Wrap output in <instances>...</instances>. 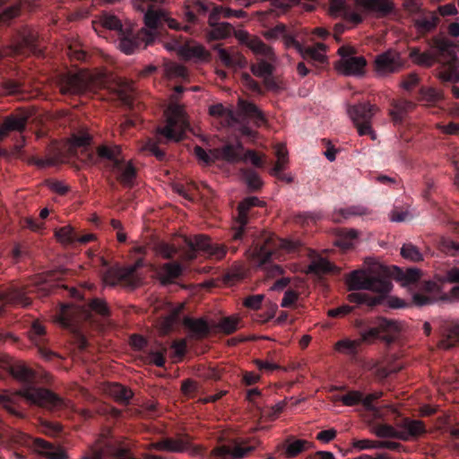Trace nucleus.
Listing matches in <instances>:
<instances>
[{
  "mask_svg": "<svg viewBox=\"0 0 459 459\" xmlns=\"http://www.w3.org/2000/svg\"><path fill=\"white\" fill-rule=\"evenodd\" d=\"M106 77L102 73L90 74L80 72L64 78L60 90L64 94H77L88 87H105Z\"/></svg>",
  "mask_w": 459,
  "mask_h": 459,
  "instance_id": "20e7f679",
  "label": "nucleus"
},
{
  "mask_svg": "<svg viewBox=\"0 0 459 459\" xmlns=\"http://www.w3.org/2000/svg\"><path fill=\"white\" fill-rule=\"evenodd\" d=\"M414 108V104L407 100H394L392 103V108L389 111L390 116L394 121H401L404 114Z\"/></svg>",
  "mask_w": 459,
  "mask_h": 459,
  "instance_id": "473e14b6",
  "label": "nucleus"
},
{
  "mask_svg": "<svg viewBox=\"0 0 459 459\" xmlns=\"http://www.w3.org/2000/svg\"><path fill=\"white\" fill-rule=\"evenodd\" d=\"M218 20H214V23H212L209 20V25L212 27L208 33L209 40H218L228 38L232 31V28L228 22H217Z\"/></svg>",
  "mask_w": 459,
  "mask_h": 459,
  "instance_id": "cd10ccee",
  "label": "nucleus"
},
{
  "mask_svg": "<svg viewBox=\"0 0 459 459\" xmlns=\"http://www.w3.org/2000/svg\"><path fill=\"white\" fill-rule=\"evenodd\" d=\"M186 245L195 251H201L204 255L211 246V239L204 235H196L193 238H187L185 239Z\"/></svg>",
  "mask_w": 459,
  "mask_h": 459,
  "instance_id": "e433bc0d",
  "label": "nucleus"
},
{
  "mask_svg": "<svg viewBox=\"0 0 459 459\" xmlns=\"http://www.w3.org/2000/svg\"><path fill=\"white\" fill-rule=\"evenodd\" d=\"M275 155L277 160L272 169V174L275 177L281 178V172L286 169L289 161L288 151L283 143H278L275 145Z\"/></svg>",
  "mask_w": 459,
  "mask_h": 459,
  "instance_id": "c85d7f7f",
  "label": "nucleus"
},
{
  "mask_svg": "<svg viewBox=\"0 0 459 459\" xmlns=\"http://www.w3.org/2000/svg\"><path fill=\"white\" fill-rule=\"evenodd\" d=\"M361 345V340H351L348 338L342 339L338 341L334 345V350L340 353L343 354H355L358 351V348Z\"/></svg>",
  "mask_w": 459,
  "mask_h": 459,
  "instance_id": "f704fd0d",
  "label": "nucleus"
},
{
  "mask_svg": "<svg viewBox=\"0 0 459 459\" xmlns=\"http://www.w3.org/2000/svg\"><path fill=\"white\" fill-rule=\"evenodd\" d=\"M239 323V316L238 315H233L222 318L218 324V328L221 332L226 334H230L234 333L238 328Z\"/></svg>",
  "mask_w": 459,
  "mask_h": 459,
  "instance_id": "09e8293b",
  "label": "nucleus"
},
{
  "mask_svg": "<svg viewBox=\"0 0 459 459\" xmlns=\"http://www.w3.org/2000/svg\"><path fill=\"white\" fill-rule=\"evenodd\" d=\"M167 124L157 132L167 140L180 141L188 128V122L183 108L178 104H171L165 111Z\"/></svg>",
  "mask_w": 459,
  "mask_h": 459,
  "instance_id": "f03ea898",
  "label": "nucleus"
},
{
  "mask_svg": "<svg viewBox=\"0 0 459 459\" xmlns=\"http://www.w3.org/2000/svg\"><path fill=\"white\" fill-rule=\"evenodd\" d=\"M426 429L422 421L405 419L398 423V439L410 441L425 433Z\"/></svg>",
  "mask_w": 459,
  "mask_h": 459,
  "instance_id": "4468645a",
  "label": "nucleus"
},
{
  "mask_svg": "<svg viewBox=\"0 0 459 459\" xmlns=\"http://www.w3.org/2000/svg\"><path fill=\"white\" fill-rule=\"evenodd\" d=\"M247 46L255 53L258 55H263L268 56L270 58H273L274 55L272 48L266 46L259 38L251 37L248 41H247Z\"/></svg>",
  "mask_w": 459,
  "mask_h": 459,
  "instance_id": "58836bf2",
  "label": "nucleus"
},
{
  "mask_svg": "<svg viewBox=\"0 0 459 459\" xmlns=\"http://www.w3.org/2000/svg\"><path fill=\"white\" fill-rule=\"evenodd\" d=\"M55 236L57 241L65 246H73L75 244L76 233L71 225H66L56 230Z\"/></svg>",
  "mask_w": 459,
  "mask_h": 459,
  "instance_id": "72a5a7b5",
  "label": "nucleus"
},
{
  "mask_svg": "<svg viewBox=\"0 0 459 459\" xmlns=\"http://www.w3.org/2000/svg\"><path fill=\"white\" fill-rule=\"evenodd\" d=\"M350 302L357 304H365L368 307H374L381 302V298L371 297L368 294L361 292H351L347 296Z\"/></svg>",
  "mask_w": 459,
  "mask_h": 459,
  "instance_id": "79ce46f5",
  "label": "nucleus"
},
{
  "mask_svg": "<svg viewBox=\"0 0 459 459\" xmlns=\"http://www.w3.org/2000/svg\"><path fill=\"white\" fill-rule=\"evenodd\" d=\"M140 46V40L135 37H124L118 43V48L126 55L133 54Z\"/></svg>",
  "mask_w": 459,
  "mask_h": 459,
  "instance_id": "4d7b16f0",
  "label": "nucleus"
},
{
  "mask_svg": "<svg viewBox=\"0 0 459 459\" xmlns=\"http://www.w3.org/2000/svg\"><path fill=\"white\" fill-rule=\"evenodd\" d=\"M226 255V248L224 246L220 244H213L211 242L210 248H208L207 252L205 253V255L214 259V260H221Z\"/></svg>",
  "mask_w": 459,
  "mask_h": 459,
  "instance_id": "774afa93",
  "label": "nucleus"
},
{
  "mask_svg": "<svg viewBox=\"0 0 459 459\" xmlns=\"http://www.w3.org/2000/svg\"><path fill=\"white\" fill-rule=\"evenodd\" d=\"M238 108L244 116L253 119L258 126L264 122V115L253 103L240 100L238 101Z\"/></svg>",
  "mask_w": 459,
  "mask_h": 459,
  "instance_id": "c756f323",
  "label": "nucleus"
},
{
  "mask_svg": "<svg viewBox=\"0 0 459 459\" xmlns=\"http://www.w3.org/2000/svg\"><path fill=\"white\" fill-rule=\"evenodd\" d=\"M255 450V446H248L243 447L239 445H235L233 447L222 446L215 448L212 456L215 459H238L247 456L249 453Z\"/></svg>",
  "mask_w": 459,
  "mask_h": 459,
  "instance_id": "dca6fc26",
  "label": "nucleus"
},
{
  "mask_svg": "<svg viewBox=\"0 0 459 459\" xmlns=\"http://www.w3.org/2000/svg\"><path fill=\"white\" fill-rule=\"evenodd\" d=\"M194 152L198 160L205 165H209L212 162L220 160V154L221 153V152H219V149L210 150L207 152L199 146L195 147Z\"/></svg>",
  "mask_w": 459,
  "mask_h": 459,
  "instance_id": "37998d69",
  "label": "nucleus"
},
{
  "mask_svg": "<svg viewBox=\"0 0 459 459\" xmlns=\"http://www.w3.org/2000/svg\"><path fill=\"white\" fill-rule=\"evenodd\" d=\"M439 275H437L433 281L425 282L423 290L427 295L420 293L414 294L412 297L414 304L418 306H425L436 301H443V297H445L446 293L442 292L441 286L446 281H439Z\"/></svg>",
  "mask_w": 459,
  "mask_h": 459,
  "instance_id": "9b49d317",
  "label": "nucleus"
},
{
  "mask_svg": "<svg viewBox=\"0 0 459 459\" xmlns=\"http://www.w3.org/2000/svg\"><path fill=\"white\" fill-rule=\"evenodd\" d=\"M360 12L372 13L377 17H385L394 10L393 0H357Z\"/></svg>",
  "mask_w": 459,
  "mask_h": 459,
  "instance_id": "ddd939ff",
  "label": "nucleus"
},
{
  "mask_svg": "<svg viewBox=\"0 0 459 459\" xmlns=\"http://www.w3.org/2000/svg\"><path fill=\"white\" fill-rule=\"evenodd\" d=\"M422 100L428 103H435L442 99L441 91L435 88H423L420 90Z\"/></svg>",
  "mask_w": 459,
  "mask_h": 459,
  "instance_id": "e2e57ef3",
  "label": "nucleus"
},
{
  "mask_svg": "<svg viewBox=\"0 0 459 459\" xmlns=\"http://www.w3.org/2000/svg\"><path fill=\"white\" fill-rule=\"evenodd\" d=\"M345 281L350 290H366L384 295L392 289L391 281L377 264L369 269L352 271Z\"/></svg>",
  "mask_w": 459,
  "mask_h": 459,
  "instance_id": "f257e3e1",
  "label": "nucleus"
},
{
  "mask_svg": "<svg viewBox=\"0 0 459 459\" xmlns=\"http://www.w3.org/2000/svg\"><path fill=\"white\" fill-rule=\"evenodd\" d=\"M120 148L118 146H114L113 148H108L107 146H101L98 150V153L100 157H104L113 160V165L117 160H120Z\"/></svg>",
  "mask_w": 459,
  "mask_h": 459,
  "instance_id": "680f3d73",
  "label": "nucleus"
},
{
  "mask_svg": "<svg viewBox=\"0 0 459 459\" xmlns=\"http://www.w3.org/2000/svg\"><path fill=\"white\" fill-rule=\"evenodd\" d=\"M113 90L117 91L118 97L123 101L128 103L131 99V93L134 91V87L131 82L119 78L116 82V88Z\"/></svg>",
  "mask_w": 459,
  "mask_h": 459,
  "instance_id": "49530a36",
  "label": "nucleus"
},
{
  "mask_svg": "<svg viewBox=\"0 0 459 459\" xmlns=\"http://www.w3.org/2000/svg\"><path fill=\"white\" fill-rule=\"evenodd\" d=\"M421 277V271L416 268H411L402 272L398 276V281L403 286H409L417 282Z\"/></svg>",
  "mask_w": 459,
  "mask_h": 459,
  "instance_id": "864d4df0",
  "label": "nucleus"
},
{
  "mask_svg": "<svg viewBox=\"0 0 459 459\" xmlns=\"http://www.w3.org/2000/svg\"><path fill=\"white\" fill-rule=\"evenodd\" d=\"M406 61L401 53L394 49H388L376 56L374 71L378 77H386L399 73L405 68Z\"/></svg>",
  "mask_w": 459,
  "mask_h": 459,
  "instance_id": "0eeeda50",
  "label": "nucleus"
},
{
  "mask_svg": "<svg viewBox=\"0 0 459 459\" xmlns=\"http://www.w3.org/2000/svg\"><path fill=\"white\" fill-rule=\"evenodd\" d=\"M112 169L123 185L127 186L133 185L136 173L135 169L130 162H125L122 160H117Z\"/></svg>",
  "mask_w": 459,
  "mask_h": 459,
  "instance_id": "6ab92c4d",
  "label": "nucleus"
},
{
  "mask_svg": "<svg viewBox=\"0 0 459 459\" xmlns=\"http://www.w3.org/2000/svg\"><path fill=\"white\" fill-rule=\"evenodd\" d=\"M182 273V267L178 263L165 264L159 271L158 277L162 284H167L177 279Z\"/></svg>",
  "mask_w": 459,
  "mask_h": 459,
  "instance_id": "bb28decb",
  "label": "nucleus"
},
{
  "mask_svg": "<svg viewBox=\"0 0 459 459\" xmlns=\"http://www.w3.org/2000/svg\"><path fill=\"white\" fill-rule=\"evenodd\" d=\"M220 17L245 18L247 17V13L242 10H232L222 5L214 6L210 13L211 22L214 23V20H218Z\"/></svg>",
  "mask_w": 459,
  "mask_h": 459,
  "instance_id": "2f4dec72",
  "label": "nucleus"
},
{
  "mask_svg": "<svg viewBox=\"0 0 459 459\" xmlns=\"http://www.w3.org/2000/svg\"><path fill=\"white\" fill-rule=\"evenodd\" d=\"M97 22H93L94 25ZM98 23H100L101 26L108 30H121L122 29V23L120 20L111 13H103L99 18Z\"/></svg>",
  "mask_w": 459,
  "mask_h": 459,
  "instance_id": "603ef678",
  "label": "nucleus"
},
{
  "mask_svg": "<svg viewBox=\"0 0 459 459\" xmlns=\"http://www.w3.org/2000/svg\"><path fill=\"white\" fill-rule=\"evenodd\" d=\"M184 325L194 334L204 335L208 332V325L206 321L202 318H190L184 319Z\"/></svg>",
  "mask_w": 459,
  "mask_h": 459,
  "instance_id": "ea45409f",
  "label": "nucleus"
},
{
  "mask_svg": "<svg viewBox=\"0 0 459 459\" xmlns=\"http://www.w3.org/2000/svg\"><path fill=\"white\" fill-rule=\"evenodd\" d=\"M221 152L220 154V160H224L228 162H236L241 160L243 154V146L240 143L236 144H226L223 148L219 149Z\"/></svg>",
  "mask_w": 459,
  "mask_h": 459,
  "instance_id": "7c9ffc66",
  "label": "nucleus"
},
{
  "mask_svg": "<svg viewBox=\"0 0 459 459\" xmlns=\"http://www.w3.org/2000/svg\"><path fill=\"white\" fill-rule=\"evenodd\" d=\"M340 59L335 63L336 71L345 76L360 77L366 73L367 60L356 56V49L351 46H342L338 49Z\"/></svg>",
  "mask_w": 459,
  "mask_h": 459,
  "instance_id": "7ed1b4c3",
  "label": "nucleus"
},
{
  "mask_svg": "<svg viewBox=\"0 0 459 459\" xmlns=\"http://www.w3.org/2000/svg\"><path fill=\"white\" fill-rule=\"evenodd\" d=\"M165 74L169 78H186L187 76L186 67L174 62L165 64Z\"/></svg>",
  "mask_w": 459,
  "mask_h": 459,
  "instance_id": "6e6d98bb",
  "label": "nucleus"
},
{
  "mask_svg": "<svg viewBox=\"0 0 459 459\" xmlns=\"http://www.w3.org/2000/svg\"><path fill=\"white\" fill-rule=\"evenodd\" d=\"M178 54L185 60L208 61L210 53L198 43H187L178 48Z\"/></svg>",
  "mask_w": 459,
  "mask_h": 459,
  "instance_id": "2eb2a0df",
  "label": "nucleus"
},
{
  "mask_svg": "<svg viewBox=\"0 0 459 459\" xmlns=\"http://www.w3.org/2000/svg\"><path fill=\"white\" fill-rule=\"evenodd\" d=\"M164 17H166V11L162 9L148 8L144 13L145 28L141 30L140 34L143 37L145 46L154 41L157 37L156 30Z\"/></svg>",
  "mask_w": 459,
  "mask_h": 459,
  "instance_id": "9d476101",
  "label": "nucleus"
},
{
  "mask_svg": "<svg viewBox=\"0 0 459 459\" xmlns=\"http://www.w3.org/2000/svg\"><path fill=\"white\" fill-rule=\"evenodd\" d=\"M442 65L437 72V77L442 82H459V65L454 60H438Z\"/></svg>",
  "mask_w": 459,
  "mask_h": 459,
  "instance_id": "aec40b11",
  "label": "nucleus"
},
{
  "mask_svg": "<svg viewBox=\"0 0 459 459\" xmlns=\"http://www.w3.org/2000/svg\"><path fill=\"white\" fill-rule=\"evenodd\" d=\"M27 403L38 406H56L58 403L57 397L50 391L44 388L32 386L24 387L18 393Z\"/></svg>",
  "mask_w": 459,
  "mask_h": 459,
  "instance_id": "1a4fd4ad",
  "label": "nucleus"
},
{
  "mask_svg": "<svg viewBox=\"0 0 459 459\" xmlns=\"http://www.w3.org/2000/svg\"><path fill=\"white\" fill-rule=\"evenodd\" d=\"M251 71L254 75L263 78L268 88H273V84L271 83L273 66L270 64L264 61L259 62L251 67Z\"/></svg>",
  "mask_w": 459,
  "mask_h": 459,
  "instance_id": "c9c22d12",
  "label": "nucleus"
},
{
  "mask_svg": "<svg viewBox=\"0 0 459 459\" xmlns=\"http://www.w3.org/2000/svg\"><path fill=\"white\" fill-rule=\"evenodd\" d=\"M104 392L121 403H127L133 397V392L130 389L117 383L108 384L104 387Z\"/></svg>",
  "mask_w": 459,
  "mask_h": 459,
  "instance_id": "b1692460",
  "label": "nucleus"
},
{
  "mask_svg": "<svg viewBox=\"0 0 459 459\" xmlns=\"http://www.w3.org/2000/svg\"><path fill=\"white\" fill-rule=\"evenodd\" d=\"M409 56L415 65L426 67L432 66L437 61V55L431 48L423 53L417 48H411Z\"/></svg>",
  "mask_w": 459,
  "mask_h": 459,
  "instance_id": "393cba45",
  "label": "nucleus"
},
{
  "mask_svg": "<svg viewBox=\"0 0 459 459\" xmlns=\"http://www.w3.org/2000/svg\"><path fill=\"white\" fill-rule=\"evenodd\" d=\"M377 322L381 331L382 340L387 343L392 342L397 338L403 329L402 323L395 320L379 318Z\"/></svg>",
  "mask_w": 459,
  "mask_h": 459,
  "instance_id": "f3484780",
  "label": "nucleus"
},
{
  "mask_svg": "<svg viewBox=\"0 0 459 459\" xmlns=\"http://www.w3.org/2000/svg\"><path fill=\"white\" fill-rule=\"evenodd\" d=\"M372 432L378 437L398 439V424L394 426L388 424H379L373 428Z\"/></svg>",
  "mask_w": 459,
  "mask_h": 459,
  "instance_id": "8fccbe9b",
  "label": "nucleus"
},
{
  "mask_svg": "<svg viewBox=\"0 0 459 459\" xmlns=\"http://www.w3.org/2000/svg\"><path fill=\"white\" fill-rule=\"evenodd\" d=\"M437 21L438 18L435 14L429 13L415 20L414 24L418 31L424 33L433 30L437 26Z\"/></svg>",
  "mask_w": 459,
  "mask_h": 459,
  "instance_id": "a19ab883",
  "label": "nucleus"
},
{
  "mask_svg": "<svg viewBox=\"0 0 459 459\" xmlns=\"http://www.w3.org/2000/svg\"><path fill=\"white\" fill-rule=\"evenodd\" d=\"M333 402H342L345 406H355L362 403V393L358 390H351L342 395H333Z\"/></svg>",
  "mask_w": 459,
  "mask_h": 459,
  "instance_id": "4c0bfd02",
  "label": "nucleus"
},
{
  "mask_svg": "<svg viewBox=\"0 0 459 459\" xmlns=\"http://www.w3.org/2000/svg\"><path fill=\"white\" fill-rule=\"evenodd\" d=\"M299 242H295L290 239L278 238L274 235H270L265 238V243L264 246L258 247L257 245L254 249L249 250L250 255L256 259L259 264H263L269 261L273 256H276L273 248L279 247L287 252L293 251L298 246Z\"/></svg>",
  "mask_w": 459,
  "mask_h": 459,
  "instance_id": "423d86ee",
  "label": "nucleus"
},
{
  "mask_svg": "<svg viewBox=\"0 0 459 459\" xmlns=\"http://www.w3.org/2000/svg\"><path fill=\"white\" fill-rule=\"evenodd\" d=\"M143 266V260L138 259L134 264L126 267L109 268L103 275V283L108 286H114L120 281H130L134 272Z\"/></svg>",
  "mask_w": 459,
  "mask_h": 459,
  "instance_id": "f8f14e48",
  "label": "nucleus"
},
{
  "mask_svg": "<svg viewBox=\"0 0 459 459\" xmlns=\"http://www.w3.org/2000/svg\"><path fill=\"white\" fill-rule=\"evenodd\" d=\"M167 452H183L188 447V441L183 439H165Z\"/></svg>",
  "mask_w": 459,
  "mask_h": 459,
  "instance_id": "0e129e2a",
  "label": "nucleus"
},
{
  "mask_svg": "<svg viewBox=\"0 0 459 459\" xmlns=\"http://www.w3.org/2000/svg\"><path fill=\"white\" fill-rule=\"evenodd\" d=\"M33 450L40 455H43L48 459H65L66 454L61 447L53 446L51 444L40 439L36 438L33 441Z\"/></svg>",
  "mask_w": 459,
  "mask_h": 459,
  "instance_id": "a211bd4d",
  "label": "nucleus"
},
{
  "mask_svg": "<svg viewBox=\"0 0 459 459\" xmlns=\"http://www.w3.org/2000/svg\"><path fill=\"white\" fill-rule=\"evenodd\" d=\"M307 442L304 440H295L290 442L285 448V452L288 457H294L301 453L305 449Z\"/></svg>",
  "mask_w": 459,
  "mask_h": 459,
  "instance_id": "69168bd1",
  "label": "nucleus"
},
{
  "mask_svg": "<svg viewBox=\"0 0 459 459\" xmlns=\"http://www.w3.org/2000/svg\"><path fill=\"white\" fill-rule=\"evenodd\" d=\"M328 13L333 18H342L354 25L364 19L357 0H330Z\"/></svg>",
  "mask_w": 459,
  "mask_h": 459,
  "instance_id": "6e6552de",
  "label": "nucleus"
},
{
  "mask_svg": "<svg viewBox=\"0 0 459 459\" xmlns=\"http://www.w3.org/2000/svg\"><path fill=\"white\" fill-rule=\"evenodd\" d=\"M333 269L334 267L328 260L323 257H316L308 265L307 272L321 274L332 272Z\"/></svg>",
  "mask_w": 459,
  "mask_h": 459,
  "instance_id": "de8ad7c7",
  "label": "nucleus"
},
{
  "mask_svg": "<svg viewBox=\"0 0 459 459\" xmlns=\"http://www.w3.org/2000/svg\"><path fill=\"white\" fill-rule=\"evenodd\" d=\"M11 375L19 381H29L32 377V371L22 362H15L10 366Z\"/></svg>",
  "mask_w": 459,
  "mask_h": 459,
  "instance_id": "c03bdc74",
  "label": "nucleus"
},
{
  "mask_svg": "<svg viewBox=\"0 0 459 459\" xmlns=\"http://www.w3.org/2000/svg\"><path fill=\"white\" fill-rule=\"evenodd\" d=\"M219 55V58L226 66H244L247 62L244 56L238 52L237 50L231 48L230 50H227L225 48H221L220 46H215L214 48Z\"/></svg>",
  "mask_w": 459,
  "mask_h": 459,
  "instance_id": "5701e85b",
  "label": "nucleus"
},
{
  "mask_svg": "<svg viewBox=\"0 0 459 459\" xmlns=\"http://www.w3.org/2000/svg\"><path fill=\"white\" fill-rule=\"evenodd\" d=\"M36 40L35 34L30 30H24L22 34L21 41L14 47L13 51L19 52L23 48H32Z\"/></svg>",
  "mask_w": 459,
  "mask_h": 459,
  "instance_id": "bf43d9fd",
  "label": "nucleus"
},
{
  "mask_svg": "<svg viewBox=\"0 0 459 459\" xmlns=\"http://www.w3.org/2000/svg\"><path fill=\"white\" fill-rule=\"evenodd\" d=\"M209 115L216 118H221L225 125L230 126H234L237 123V118L232 109L225 108L221 103L210 106Z\"/></svg>",
  "mask_w": 459,
  "mask_h": 459,
  "instance_id": "a878e982",
  "label": "nucleus"
},
{
  "mask_svg": "<svg viewBox=\"0 0 459 459\" xmlns=\"http://www.w3.org/2000/svg\"><path fill=\"white\" fill-rule=\"evenodd\" d=\"M402 256L411 262H420L423 260V255L419 248L411 243L403 244L401 248Z\"/></svg>",
  "mask_w": 459,
  "mask_h": 459,
  "instance_id": "3c124183",
  "label": "nucleus"
},
{
  "mask_svg": "<svg viewBox=\"0 0 459 459\" xmlns=\"http://www.w3.org/2000/svg\"><path fill=\"white\" fill-rule=\"evenodd\" d=\"M377 111L378 108L368 102L359 103L348 108V115L359 135L368 134L372 140L377 139V134L371 126V120Z\"/></svg>",
  "mask_w": 459,
  "mask_h": 459,
  "instance_id": "39448f33",
  "label": "nucleus"
},
{
  "mask_svg": "<svg viewBox=\"0 0 459 459\" xmlns=\"http://www.w3.org/2000/svg\"><path fill=\"white\" fill-rule=\"evenodd\" d=\"M381 339V331L379 329L378 322L377 321V325L374 327H370L365 331H362L360 333V338L361 343L362 342H373L375 340Z\"/></svg>",
  "mask_w": 459,
  "mask_h": 459,
  "instance_id": "052dcab7",
  "label": "nucleus"
},
{
  "mask_svg": "<svg viewBox=\"0 0 459 459\" xmlns=\"http://www.w3.org/2000/svg\"><path fill=\"white\" fill-rule=\"evenodd\" d=\"M430 48L437 55V60H438L439 56L445 57L447 60H454L455 58L454 46L445 38H435L430 44Z\"/></svg>",
  "mask_w": 459,
  "mask_h": 459,
  "instance_id": "412c9836",
  "label": "nucleus"
},
{
  "mask_svg": "<svg viewBox=\"0 0 459 459\" xmlns=\"http://www.w3.org/2000/svg\"><path fill=\"white\" fill-rule=\"evenodd\" d=\"M259 200L256 197H248L243 200L238 207L237 222L247 223V213L252 206L257 205Z\"/></svg>",
  "mask_w": 459,
  "mask_h": 459,
  "instance_id": "a18cd8bd",
  "label": "nucleus"
},
{
  "mask_svg": "<svg viewBox=\"0 0 459 459\" xmlns=\"http://www.w3.org/2000/svg\"><path fill=\"white\" fill-rule=\"evenodd\" d=\"M139 149L142 152H149L150 154L155 156L159 160H162L164 158V152L159 149L157 143L152 140H147L143 144L140 146Z\"/></svg>",
  "mask_w": 459,
  "mask_h": 459,
  "instance_id": "338daca9",
  "label": "nucleus"
},
{
  "mask_svg": "<svg viewBox=\"0 0 459 459\" xmlns=\"http://www.w3.org/2000/svg\"><path fill=\"white\" fill-rule=\"evenodd\" d=\"M111 454V444L98 440L82 454L81 459H108Z\"/></svg>",
  "mask_w": 459,
  "mask_h": 459,
  "instance_id": "4be33fe9",
  "label": "nucleus"
},
{
  "mask_svg": "<svg viewBox=\"0 0 459 459\" xmlns=\"http://www.w3.org/2000/svg\"><path fill=\"white\" fill-rule=\"evenodd\" d=\"M4 122L10 132L22 131L25 127L26 117L23 116H10Z\"/></svg>",
  "mask_w": 459,
  "mask_h": 459,
  "instance_id": "13d9d810",
  "label": "nucleus"
},
{
  "mask_svg": "<svg viewBox=\"0 0 459 459\" xmlns=\"http://www.w3.org/2000/svg\"><path fill=\"white\" fill-rule=\"evenodd\" d=\"M326 47L322 43L316 44L314 48L306 49L302 56H308L313 60L318 63H325L326 61Z\"/></svg>",
  "mask_w": 459,
  "mask_h": 459,
  "instance_id": "5fc2aeb1",
  "label": "nucleus"
}]
</instances>
